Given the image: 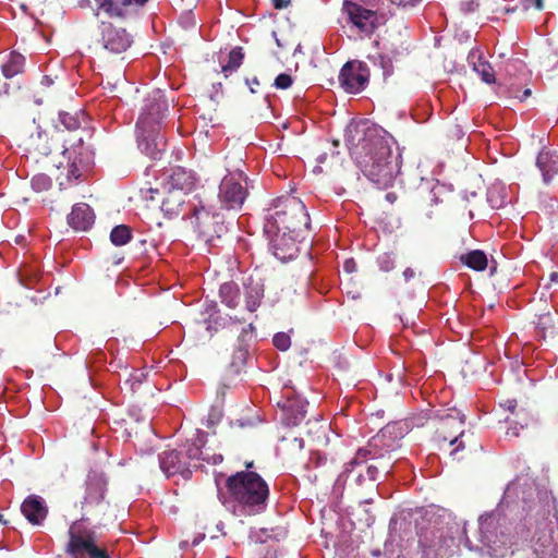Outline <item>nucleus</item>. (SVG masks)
<instances>
[{
	"label": "nucleus",
	"instance_id": "obj_30",
	"mask_svg": "<svg viewBox=\"0 0 558 558\" xmlns=\"http://www.w3.org/2000/svg\"><path fill=\"white\" fill-rule=\"evenodd\" d=\"M219 295L221 302L230 308H235L240 303V289L233 281L222 283Z\"/></svg>",
	"mask_w": 558,
	"mask_h": 558
},
{
	"label": "nucleus",
	"instance_id": "obj_5",
	"mask_svg": "<svg viewBox=\"0 0 558 558\" xmlns=\"http://www.w3.org/2000/svg\"><path fill=\"white\" fill-rule=\"evenodd\" d=\"M417 534L422 558H449L459 547L451 529L438 521L421 525Z\"/></svg>",
	"mask_w": 558,
	"mask_h": 558
},
{
	"label": "nucleus",
	"instance_id": "obj_13",
	"mask_svg": "<svg viewBox=\"0 0 558 558\" xmlns=\"http://www.w3.org/2000/svg\"><path fill=\"white\" fill-rule=\"evenodd\" d=\"M168 110V104L163 94L157 89L149 94L143 111L136 122L137 129L159 128V122Z\"/></svg>",
	"mask_w": 558,
	"mask_h": 558
},
{
	"label": "nucleus",
	"instance_id": "obj_56",
	"mask_svg": "<svg viewBox=\"0 0 558 558\" xmlns=\"http://www.w3.org/2000/svg\"><path fill=\"white\" fill-rule=\"evenodd\" d=\"M404 50H407V49H405V48H402V50H401V51H399V50L391 51V53H392V54H391V57H390V58H391V59L397 60V58H398L400 54H402Z\"/></svg>",
	"mask_w": 558,
	"mask_h": 558
},
{
	"label": "nucleus",
	"instance_id": "obj_26",
	"mask_svg": "<svg viewBox=\"0 0 558 558\" xmlns=\"http://www.w3.org/2000/svg\"><path fill=\"white\" fill-rule=\"evenodd\" d=\"M244 290L245 306L247 311L255 312L264 298V284L250 278L244 283Z\"/></svg>",
	"mask_w": 558,
	"mask_h": 558
},
{
	"label": "nucleus",
	"instance_id": "obj_23",
	"mask_svg": "<svg viewBox=\"0 0 558 558\" xmlns=\"http://www.w3.org/2000/svg\"><path fill=\"white\" fill-rule=\"evenodd\" d=\"M95 220V215L93 209L88 204L78 203L72 207V211L68 216V223L75 231H86L88 230Z\"/></svg>",
	"mask_w": 558,
	"mask_h": 558
},
{
	"label": "nucleus",
	"instance_id": "obj_6",
	"mask_svg": "<svg viewBox=\"0 0 558 558\" xmlns=\"http://www.w3.org/2000/svg\"><path fill=\"white\" fill-rule=\"evenodd\" d=\"M68 535L64 553L70 558H110L106 546L99 543L96 531L86 525V522L73 521Z\"/></svg>",
	"mask_w": 558,
	"mask_h": 558
},
{
	"label": "nucleus",
	"instance_id": "obj_41",
	"mask_svg": "<svg viewBox=\"0 0 558 558\" xmlns=\"http://www.w3.org/2000/svg\"><path fill=\"white\" fill-rule=\"evenodd\" d=\"M272 343L277 349L287 351L291 345V339L289 335L284 332H278L274 336Z\"/></svg>",
	"mask_w": 558,
	"mask_h": 558
},
{
	"label": "nucleus",
	"instance_id": "obj_57",
	"mask_svg": "<svg viewBox=\"0 0 558 558\" xmlns=\"http://www.w3.org/2000/svg\"><path fill=\"white\" fill-rule=\"evenodd\" d=\"M386 197H387L389 201H391L392 198H395V195H393V194H391V193H388V194L386 195Z\"/></svg>",
	"mask_w": 558,
	"mask_h": 558
},
{
	"label": "nucleus",
	"instance_id": "obj_16",
	"mask_svg": "<svg viewBox=\"0 0 558 558\" xmlns=\"http://www.w3.org/2000/svg\"><path fill=\"white\" fill-rule=\"evenodd\" d=\"M532 548L534 558H558V543L546 521L537 527L532 538Z\"/></svg>",
	"mask_w": 558,
	"mask_h": 558
},
{
	"label": "nucleus",
	"instance_id": "obj_38",
	"mask_svg": "<svg viewBox=\"0 0 558 558\" xmlns=\"http://www.w3.org/2000/svg\"><path fill=\"white\" fill-rule=\"evenodd\" d=\"M486 521H487V519L485 518V515H481L478 519V530L476 531V533L478 534L477 539H478L480 544H473L472 539L466 534V544L470 547V549H475V550L482 551L486 547H488V538L484 532Z\"/></svg>",
	"mask_w": 558,
	"mask_h": 558
},
{
	"label": "nucleus",
	"instance_id": "obj_49",
	"mask_svg": "<svg viewBox=\"0 0 558 558\" xmlns=\"http://www.w3.org/2000/svg\"><path fill=\"white\" fill-rule=\"evenodd\" d=\"M392 3L397 4L398 7H415L416 4L421 3L422 0H391Z\"/></svg>",
	"mask_w": 558,
	"mask_h": 558
},
{
	"label": "nucleus",
	"instance_id": "obj_9",
	"mask_svg": "<svg viewBox=\"0 0 558 558\" xmlns=\"http://www.w3.org/2000/svg\"><path fill=\"white\" fill-rule=\"evenodd\" d=\"M191 225L198 235L206 242L220 239L227 232L223 218L220 214L210 213L204 205H194L190 217Z\"/></svg>",
	"mask_w": 558,
	"mask_h": 558
},
{
	"label": "nucleus",
	"instance_id": "obj_55",
	"mask_svg": "<svg viewBox=\"0 0 558 558\" xmlns=\"http://www.w3.org/2000/svg\"><path fill=\"white\" fill-rule=\"evenodd\" d=\"M53 83V81L49 76H44L41 80V84L46 86H50Z\"/></svg>",
	"mask_w": 558,
	"mask_h": 558
},
{
	"label": "nucleus",
	"instance_id": "obj_64",
	"mask_svg": "<svg viewBox=\"0 0 558 558\" xmlns=\"http://www.w3.org/2000/svg\"><path fill=\"white\" fill-rule=\"evenodd\" d=\"M530 94H531L530 89H526V90L524 92V96H529Z\"/></svg>",
	"mask_w": 558,
	"mask_h": 558
},
{
	"label": "nucleus",
	"instance_id": "obj_3",
	"mask_svg": "<svg viewBox=\"0 0 558 558\" xmlns=\"http://www.w3.org/2000/svg\"><path fill=\"white\" fill-rule=\"evenodd\" d=\"M310 228V215L303 202L294 196L278 198L272 207L267 209L264 221L265 233L304 234Z\"/></svg>",
	"mask_w": 558,
	"mask_h": 558
},
{
	"label": "nucleus",
	"instance_id": "obj_36",
	"mask_svg": "<svg viewBox=\"0 0 558 558\" xmlns=\"http://www.w3.org/2000/svg\"><path fill=\"white\" fill-rule=\"evenodd\" d=\"M132 239V230L126 225L116 226L110 233V241L116 246H122Z\"/></svg>",
	"mask_w": 558,
	"mask_h": 558
},
{
	"label": "nucleus",
	"instance_id": "obj_7",
	"mask_svg": "<svg viewBox=\"0 0 558 558\" xmlns=\"http://www.w3.org/2000/svg\"><path fill=\"white\" fill-rule=\"evenodd\" d=\"M107 493L108 480L106 475L98 472L88 473L81 500L82 517L77 521L101 520L110 509Z\"/></svg>",
	"mask_w": 558,
	"mask_h": 558
},
{
	"label": "nucleus",
	"instance_id": "obj_1",
	"mask_svg": "<svg viewBox=\"0 0 558 558\" xmlns=\"http://www.w3.org/2000/svg\"><path fill=\"white\" fill-rule=\"evenodd\" d=\"M392 137L368 120L350 123L345 144L355 165L379 189L391 186L400 165L392 153Z\"/></svg>",
	"mask_w": 558,
	"mask_h": 558
},
{
	"label": "nucleus",
	"instance_id": "obj_46",
	"mask_svg": "<svg viewBox=\"0 0 558 558\" xmlns=\"http://www.w3.org/2000/svg\"><path fill=\"white\" fill-rule=\"evenodd\" d=\"M489 82H490V87L493 85L496 86V93L498 94L499 97H501V96H506V97L513 96V94H512V92L510 89H508L507 87L502 86L500 83L496 82V78H495V76L492 73H490Z\"/></svg>",
	"mask_w": 558,
	"mask_h": 558
},
{
	"label": "nucleus",
	"instance_id": "obj_59",
	"mask_svg": "<svg viewBox=\"0 0 558 558\" xmlns=\"http://www.w3.org/2000/svg\"><path fill=\"white\" fill-rule=\"evenodd\" d=\"M490 264H493V260H490ZM489 271H490V275H493V274H494V271H495V267H494L493 265H490Z\"/></svg>",
	"mask_w": 558,
	"mask_h": 558
},
{
	"label": "nucleus",
	"instance_id": "obj_45",
	"mask_svg": "<svg viewBox=\"0 0 558 558\" xmlns=\"http://www.w3.org/2000/svg\"><path fill=\"white\" fill-rule=\"evenodd\" d=\"M50 179L45 174H39L32 179V185L36 190H47L50 186Z\"/></svg>",
	"mask_w": 558,
	"mask_h": 558
},
{
	"label": "nucleus",
	"instance_id": "obj_19",
	"mask_svg": "<svg viewBox=\"0 0 558 558\" xmlns=\"http://www.w3.org/2000/svg\"><path fill=\"white\" fill-rule=\"evenodd\" d=\"M159 464L167 476L180 474L186 478L191 475L189 461L183 457L182 450L170 449L163 451L159 456Z\"/></svg>",
	"mask_w": 558,
	"mask_h": 558
},
{
	"label": "nucleus",
	"instance_id": "obj_39",
	"mask_svg": "<svg viewBox=\"0 0 558 558\" xmlns=\"http://www.w3.org/2000/svg\"><path fill=\"white\" fill-rule=\"evenodd\" d=\"M391 452L390 451L388 454H386L385 459H378L377 461H379V464L378 465H375V464H371L367 466V475H368V478L371 481H376L377 480V475H378V470L379 468L385 471L386 473H389L390 470L392 469V465H393V458L391 457Z\"/></svg>",
	"mask_w": 558,
	"mask_h": 558
},
{
	"label": "nucleus",
	"instance_id": "obj_50",
	"mask_svg": "<svg viewBox=\"0 0 558 558\" xmlns=\"http://www.w3.org/2000/svg\"><path fill=\"white\" fill-rule=\"evenodd\" d=\"M245 83L250 87L251 93H253V94L257 93L256 87L259 86V81L256 76H254L253 78H246Z\"/></svg>",
	"mask_w": 558,
	"mask_h": 558
},
{
	"label": "nucleus",
	"instance_id": "obj_21",
	"mask_svg": "<svg viewBox=\"0 0 558 558\" xmlns=\"http://www.w3.org/2000/svg\"><path fill=\"white\" fill-rule=\"evenodd\" d=\"M534 482L527 477L515 478L507 486L501 504L509 506L517 500H521L524 504L527 502L534 494Z\"/></svg>",
	"mask_w": 558,
	"mask_h": 558
},
{
	"label": "nucleus",
	"instance_id": "obj_54",
	"mask_svg": "<svg viewBox=\"0 0 558 558\" xmlns=\"http://www.w3.org/2000/svg\"><path fill=\"white\" fill-rule=\"evenodd\" d=\"M532 3L536 9L541 10L543 8V0H527Z\"/></svg>",
	"mask_w": 558,
	"mask_h": 558
},
{
	"label": "nucleus",
	"instance_id": "obj_11",
	"mask_svg": "<svg viewBox=\"0 0 558 558\" xmlns=\"http://www.w3.org/2000/svg\"><path fill=\"white\" fill-rule=\"evenodd\" d=\"M100 36L96 44L105 51L119 56L133 44V37L124 28L116 27L112 23L102 22L99 26Z\"/></svg>",
	"mask_w": 558,
	"mask_h": 558
},
{
	"label": "nucleus",
	"instance_id": "obj_12",
	"mask_svg": "<svg viewBox=\"0 0 558 558\" xmlns=\"http://www.w3.org/2000/svg\"><path fill=\"white\" fill-rule=\"evenodd\" d=\"M342 11L347 14L349 22L361 33L371 35L378 26L379 15L377 11L366 9L349 0L343 2Z\"/></svg>",
	"mask_w": 558,
	"mask_h": 558
},
{
	"label": "nucleus",
	"instance_id": "obj_8",
	"mask_svg": "<svg viewBox=\"0 0 558 558\" xmlns=\"http://www.w3.org/2000/svg\"><path fill=\"white\" fill-rule=\"evenodd\" d=\"M463 426L464 416L460 412L453 411L452 413L444 415L437 422V426L434 433V440L439 446L446 442H449L450 446H454V448L450 451V454L456 456L460 450L464 448Z\"/></svg>",
	"mask_w": 558,
	"mask_h": 558
},
{
	"label": "nucleus",
	"instance_id": "obj_25",
	"mask_svg": "<svg viewBox=\"0 0 558 558\" xmlns=\"http://www.w3.org/2000/svg\"><path fill=\"white\" fill-rule=\"evenodd\" d=\"M165 196L161 201L160 209L167 217L178 216L182 206L185 203V197L187 196L184 192H180L178 190H163Z\"/></svg>",
	"mask_w": 558,
	"mask_h": 558
},
{
	"label": "nucleus",
	"instance_id": "obj_27",
	"mask_svg": "<svg viewBox=\"0 0 558 558\" xmlns=\"http://www.w3.org/2000/svg\"><path fill=\"white\" fill-rule=\"evenodd\" d=\"M536 165L542 172L545 183H549L554 175L558 173V156L550 151H541L537 156Z\"/></svg>",
	"mask_w": 558,
	"mask_h": 558
},
{
	"label": "nucleus",
	"instance_id": "obj_31",
	"mask_svg": "<svg viewBox=\"0 0 558 558\" xmlns=\"http://www.w3.org/2000/svg\"><path fill=\"white\" fill-rule=\"evenodd\" d=\"M460 260L462 264L476 271L485 270L488 263L486 254L480 250H474L466 254H462L460 256Z\"/></svg>",
	"mask_w": 558,
	"mask_h": 558
},
{
	"label": "nucleus",
	"instance_id": "obj_62",
	"mask_svg": "<svg viewBox=\"0 0 558 558\" xmlns=\"http://www.w3.org/2000/svg\"><path fill=\"white\" fill-rule=\"evenodd\" d=\"M245 465H246L247 469H250V468L253 466V462H247Z\"/></svg>",
	"mask_w": 558,
	"mask_h": 558
},
{
	"label": "nucleus",
	"instance_id": "obj_20",
	"mask_svg": "<svg viewBox=\"0 0 558 558\" xmlns=\"http://www.w3.org/2000/svg\"><path fill=\"white\" fill-rule=\"evenodd\" d=\"M148 0H95L98 10L110 17L125 19L133 15Z\"/></svg>",
	"mask_w": 558,
	"mask_h": 558
},
{
	"label": "nucleus",
	"instance_id": "obj_58",
	"mask_svg": "<svg viewBox=\"0 0 558 558\" xmlns=\"http://www.w3.org/2000/svg\"><path fill=\"white\" fill-rule=\"evenodd\" d=\"M550 277H551V280L554 281V280H556V279L558 278V274H557V272H554V274H551V276H550Z\"/></svg>",
	"mask_w": 558,
	"mask_h": 558
},
{
	"label": "nucleus",
	"instance_id": "obj_10",
	"mask_svg": "<svg viewBox=\"0 0 558 558\" xmlns=\"http://www.w3.org/2000/svg\"><path fill=\"white\" fill-rule=\"evenodd\" d=\"M369 75V69L365 62L350 60L341 68L338 81L347 93L357 94L367 86Z\"/></svg>",
	"mask_w": 558,
	"mask_h": 558
},
{
	"label": "nucleus",
	"instance_id": "obj_15",
	"mask_svg": "<svg viewBox=\"0 0 558 558\" xmlns=\"http://www.w3.org/2000/svg\"><path fill=\"white\" fill-rule=\"evenodd\" d=\"M269 238V245L272 254L281 262L292 259L298 254L296 242L299 238L304 239V234L284 233L277 231V233H266Z\"/></svg>",
	"mask_w": 558,
	"mask_h": 558
},
{
	"label": "nucleus",
	"instance_id": "obj_32",
	"mask_svg": "<svg viewBox=\"0 0 558 558\" xmlns=\"http://www.w3.org/2000/svg\"><path fill=\"white\" fill-rule=\"evenodd\" d=\"M509 202L508 187L501 181L490 186V208H500Z\"/></svg>",
	"mask_w": 558,
	"mask_h": 558
},
{
	"label": "nucleus",
	"instance_id": "obj_47",
	"mask_svg": "<svg viewBox=\"0 0 558 558\" xmlns=\"http://www.w3.org/2000/svg\"><path fill=\"white\" fill-rule=\"evenodd\" d=\"M255 551L258 554L265 553V558H277L276 549L265 544L257 545Z\"/></svg>",
	"mask_w": 558,
	"mask_h": 558
},
{
	"label": "nucleus",
	"instance_id": "obj_34",
	"mask_svg": "<svg viewBox=\"0 0 558 558\" xmlns=\"http://www.w3.org/2000/svg\"><path fill=\"white\" fill-rule=\"evenodd\" d=\"M493 545L490 544V557L502 558L505 557L512 545L511 537L508 534L500 533V535H496V539H494Z\"/></svg>",
	"mask_w": 558,
	"mask_h": 558
},
{
	"label": "nucleus",
	"instance_id": "obj_51",
	"mask_svg": "<svg viewBox=\"0 0 558 558\" xmlns=\"http://www.w3.org/2000/svg\"><path fill=\"white\" fill-rule=\"evenodd\" d=\"M463 5L465 7L464 8L465 11L471 12V11H475L480 7V3L476 0H469V1L464 2Z\"/></svg>",
	"mask_w": 558,
	"mask_h": 558
},
{
	"label": "nucleus",
	"instance_id": "obj_42",
	"mask_svg": "<svg viewBox=\"0 0 558 558\" xmlns=\"http://www.w3.org/2000/svg\"><path fill=\"white\" fill-rule=\"evenodd\" d=\"M378 265L380 270L390 271L395 268V258L390 253H384L378 257Z\"/></svg>",
	"mask_w": 558,
	"mask_h": 558
},
{
	"label": "nucleus",
	"instance_id": "obj_37",
	"mask_svg": "<svg viewBox=\"0 0 558 558\" xmlns=\"http://www.w3.org/2000/svg\"><path fill=\"white\" fill-rule=\"evenodd\" d=\"M468 60L473 65V70L481 75L483 82L488 83V63L483 60V56L478 51H471Z\"/></svg>",
	"mask_w": 558,
	"mask_h": 558
},
{
	"label": "nucleus",
	"instance_id": "obj_29",
	"mask_svg": "<svg viewBox=\"0 0 558 558\" xmlns=\"http://www.w3.org/2000/svg\"><path fill=\"white\" fill-rule=\"evenodd\" d=\"M25 59L15 51L10 52L8 59L1 64V70L7 78H11L23 72Z\"/></svg>",
	"mask_w": 558,
	"mask_h": 558
},
{
	"label": "nucleus",
	"instance_id": "obj_53",
	"mask_svg": "<svg viewBox=\"0 0 558 558\" xmlns=\"http://www.w3.org/2000/svg\"><path fill=\"white\" fill-rule=\"evenodd\" d=\"M415 276V272L412 268H407L404 271H403V277L405 279V281H409L410 279L414 278Z\"/></svg>",
	"mask_w": 558,
	"mask_h": 558
},
{
	"label": "nucleus",
	"instance_id": "obj_60",
	"mask_svg": "<svg viewBox=\"0 0 558 558\" xmlns=\"http://www.w3.org/2000/svg\"><path fill=\"white\" fill-rule=\"evenodd\" d=\"M349 264H350V262H345V265H344L345 269H348V270H349V268H351V265H349Z\"/></svg>",
	"mask_w": 558,
	"mask_h": 558
},
{
	"label": "nucleus",
	"instance_id": "obj_35",
	"mask_svg": "<svg viewBox=\"0 0 558 558\" xmlns=\"http://www.w3.org/2000/svg\"><path fill=\"white\" fill-rule=\"evenodd\" d=\"M85 119V114L82 110L71 111H61L59 113V120L61 124L69 131L77 130L82 121Z\"/></svg>",
	"mask_w": 558,
	"mask_h": 558
},
{
	"label": "nucleus",
	"instance_id": "obj_33",
	"mask_svg": "<svg viewBox=\"0 0 558 558\" xmlns=\"http://www.w3.org/2000/svg\"><path fill=\"white\" fill-rule=\"evenodd\" d=\"M244 59V53L242 47L233 48L229 54L226 63L221 65V72L225 77H229V75L239 70L242 65Z\"/></svg>",
	"mask_w": 558,
	"mask_h": 558
},
{
	"label": "nucleus",
	"instance_id": "obj_48",
	"mask_svg": "<svg viewBox=\"0 0 558 558\" xmlns=\"http://www.w3.org/2000/svg\"><path fill=\"white\" fill-rule=\"evenodd\" d=\"M141 194H142L143 198H145L146 201H155V198H156L155 195L159 194V190L151 189V187L141 189Z\"/></svg>",
	"mask_w": 558,
	"mask_h": 558
},
{
	"label": "nucleus",
	"instance_id": "obj_61",
	"mask_svg": "<svg viewBox=\"0 0 558 558\" xmlns=\"http://www.w3.org/2000/svg\"><path fill=\"white\" fill-rule=\"evenodd\" d=\"M349 264H350V262H345V265H344L345 269H348V270H349V268H351V265H349Z\"/></svg>",
	"mask_w": 558,
	"mask_h": 558
},
{
	"label": "nucleus",
	"instance_id": "obj_17",
	"mask_svg": "<svg viewBox=\"0 0 558 558\" xmlns=\"http://www.w3.org/2000/svg\"><path fill=\"white\" fill-rule=\"evenodd\" d=\"M138 148L153 159H159L166 148V141L159 133V128L138 129Z\"/></svg>",
	"mask_w": 558,
	"mask_h": 558
},
{
	"label": "nucleus",
	"instance_id": "obj_40",
	"mask_svg": "<svg viewBox=\"0 0 558 558\" xmlns=\"http://www.w3.org/2000/svg\"><path fill=\"white\" fill-rule=\"evenodd\" d=\"M202 454L201 448L195 444H187L184 446L183 457L189 461V468L191 466V462L195 460H199Z\"/></svg>",
	"mask_w": 558,
	"mask_h": 558
},
{
	"label": "nucleus",
	"instance_id": "obj_52",
	"mask_svg": "<svg viewBox=\"0 0 558 558\" xmlns=\"http://www.w3.org/2000/svg\"><path fill=\"white\" fill-rule=\"evenodd\" d=\"M271 1H272L275 9H277V10H282L291 3V0H271Z\"/></svg>",
	"mask_w": 558,
	"mask_h": 558
},
{
	"label": "nucleus",
	"instance_id": "obj_18",
	"mask_svg": "<svg viewBox=\"0 0 558 558\" xmlns=\"http://www.w3.org/2000/svg\"><path fill=\"white\" fill-rule=\"evenodd\" d=\"M278 405L282 409L288 425L298 426L305 418L307 402L294 391H288Z\"/></svg>",
	"mask_w": 558,
	"mask_h": 558
},
{
	"label": "nucleus",
	"instance_id": "obj_4",
	"mask_svg": "<svg viewBox=\"0 0 558 558\" xmlns=\"http://www.w3.org/2000/svg\"><path fill=\"white\" fill-rule=\"evenodd\" d=\"M388 428L381 429L376 434L368 444L356 451L355 457L345 464L344 470L336 480L337 487H344L347 484L350 488L359 487L364 482L361 472L355 471V465L365 462L367 459L378 460L385 459L386 454L395 450V442L387 437Z\"/></svg>",
	"mask_w": 558,
	"mask_h": 558
},
{
	"label": "nucleus",
	"instance_id": "obj_44",
	"mask_svg": "<svg viewBox=\"0 0 558 558\" xmlns=\"http://www.w3.org/2000/svg\"><path fill=\"white\" fill-rule=\"evenodd\" d=\"M258 423H259L258 416H255L253 418H251V417L238 418L235 421H231V427H233V428L254 427Z\"/></svg>",
	"mask_w": 558,
	"mask_h": 558
},
{
	"label": "nucleus",
	"instance_id": "obj_28",
	"mask_svg": "<svg viewBox=\"0 0 558 558\" xmlns=\"http://www.w3.org/2000/svg\"><path fill=\"white\" fill-rule=\"evenodd\" d=\"M27 150L37 156H49L52 153V146L48 135L43 132L32 134L27 141Z\"/></svg>",
	"mask_w": 558,
	"mask_h": 558
},
{
	"label": "nucleus",
	"instance_id": "obj_22",
	"mask_svg": "<svg viewBox=\"0 0 558 558\" xmlns=\"http://www.w3.org/2000/svg\"><path fill=\"white\" fill-rule=\"evenodd\" d=\"M21 511L29 523L40 525L47 518L48 507L40 496L31 495L22 502Z\"/></svg>",
	"mask_w": 558,
	"mask_h": 558
},
{
	"label": "nucleus",
	"instance_id": "obj_24",
	"mask_svg": "<svg viewBox=\"0 0 558 558\" xmlns=\"http://www.w3.org/2000/svg\"><path fill=\"white\" fill-rule=\"evenodd\" d=\"M193 186L194 179L192 174L185 169L178 167L172 170L171 174H169L168 180L163 185V190H178L187 195Z\"/></svg>",
	"mask_w": 558,
	"mask_h": 558
},
{
	"label": "nucleus",
	"instance_id": "obj_63",
	"mask_svg": "<svg viewBox=\"0 0 558 558\" xmlns=\"http://www.w3.org/2000/svg\"><path fill=\"white\" fill-rule=\"evenodd\" d=\"M512 435H513V436H518V435H519V433H518V429H517V428H514V429H513Z\"/></svg>",
	"mask_w": 558,
	"mask_h": 558
},
{
	"label": "nucleus",
	"instance_id": "obj_43",
	"mask_svg": "<svg viewBox=\"0 0 558 558\" xmlns=\"http://www.w3.org/2000/svg\"><path fill=\"white\" fill-rule=\"evenodd\" d=\"M292 83H293V80L290 74L281 73L275 78L274 86L277 89H287V88L291 87Z\"/></svg>",
	"mask_w": 558,
	"mask_h": 558
},
{
	"label": "nucleus",
	"instance_id": "obj_14",
	"mask_svg": "<svg viewBox=\"0 0 558 558\" xmlns=\"http://www.w3.org/2000/svg\"><path fill=\"white\" fill-rule=\"evenodd\" d=\"M247 196L246 189L233 175H226L219 185L218 197L226 209L241 208Z\"/></svg>",
	"mask_w": 558,
	"mask_h": 558
},
{
	"label": "nucleus",
	"instance_id": "obj_2",
	"mask_svg": "<svg viewBox=\"0 0 558 558\" xmlns=\"http://www.w3.org/2000/svg\"><path fill=\"white\" fill-rule=\"evenodd\" d=\"M227 496L223 505L235 515H256L267 508L269 487L256 472L240 471L226 481Z\"/></svg>",
	"mask_w": 558,
	"mask_h": 558
}]
</instances>
